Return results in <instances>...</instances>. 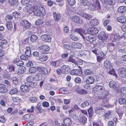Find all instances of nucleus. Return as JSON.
<instances>
[{
	"label": "nucleus",
	"mask_w": 126,
	"mask_h": 126,
	"mask_svg": "<svg viewBox=\"0 0 126 126\" xmlns=\"http://www.w3.org/2000/svg\"><path fill=\"white\" fill-rule=\"evenodd\" d=\"M93 91L95 93V94L97 95H101L100 97L103 98L106 97L108 95V92L104 90V88L103 86L100 85H96L93 89Z\"/></svg>",
	"instance_id": "f257e3e1"
},
{
	"label": "nucleus",
	"mask_w": 126,
	"mask_h": 126,
	"mask_svg": "<svg viewBox=\"0 0 126 126\" xmlns=\"http://www.w3.org/2000/svg\"><path fill=\"white\" fill-rule=\"evenodd\" d=\"M34 80L33 77L31 76H29L27 77L26 79V81L25 83L27 85H29L32 87H34L37 86V84L36 83L33 82V81Z\"/></svg>",
	"instance_id": "f03ea898"
},
{
	"label": "nucleus",
	"mask_w": 126,
	"mask_h": 126,
	"mask_svg": "<svg viewBox=\"0 0 126 126\" xmlns=\"http://www.w3.org/2000/svg\"><path fill=\"white\" fill-rule=\"evenodd\" d=\"M93 3L90 5L89 9L93 11L98 10L100 8V4L97 0H92Z\"/></svg>",
	"instance_id": "7ed1b4c3"
},
{
	"label": "nucleus",
	"mask_w": 126,
	"mask_h": 126,
	"mask_svg": "<svg viewBox=\"0 0 126 126\" xmlns=\"http://www.w3.org/2000/svg\"><path fill=\"white\" fill-rule=\"evenodd\" d=\"M50 49V47L45 44H42L40 46V51L42 53L46 54Z\"/></svg>",
	"instance_id": "20e7f679"
},
{
	"label": "nucleus",
	"mask_w": 126,
	"mask_h": 126,
	"mask_svg": "<svg viewBox=\"0 0 126 126\" xmlns=\"http://www.w3.org/2000/svg\"><path fill=\"white\" fill-rule=\"evenodd\" d=\"M46 13L44 7L42 5L40 6V20H42L44 18V16L46 14ZM43 23V22L40 20V23Z\"/></svg>",
	"instance_id": "39448f33"
},
{
	"label": "nucleus",
	"mask_w": 126,
	"mask_h": 126,
	"mask_svg": "<svg viewBox=\"0 0 126 126\" xmlns=\"http://www.w3.org/2000/svg\"><path fill=\"white\" fill-rule=\"evenodd\" d=\"M118 71L120 77L124 78L126 77V68L125 67L120 68L118 69Z\"/></svg>",
	"instance_id": "423d86ee"
},
{
	"label": "nucleus",
	"mask_w": 126,
	"mask_h": 126,
	"mask_svg": "<svg viewBox=\"0 0 126 126\" xmlns=\"http://www.w3.org/2000/svg\"><path fill=\"white\" fill-rule=\"evenodd\" d=\"M87 32L89 34L94 35L97 33L98 31L96 28L92 27L87 29Z\"/></svg>",
	"instance_id": "0eeeda50"
},
{
	"label": "nucleus",
	"mask_w": 126,
	"mask_h": 126,
	"mask_svg": "<svg viewBox=\"0 0 126 126\" xmlns=\"http://www.w3.org/2000/svg\"><path fill=\"white\" fill-rule=\"evenodd\" d=\"M21 25L24 30L29 28L30 26V23L27 20H22L20 22Z\"/></svg>",
	"instance_id": "6e6552de"
},
{
	"label": "nucleus",
	"mask_w": 126,
	"mask_h": 126,
	"mask_svg": "<svg viewBox=\"0 0 126 126\" xmlns=\"http://www.w3.org/2000/svg\"><path fill=\"white\" fill-rule=\"evenodd\" d=\"M62 73L63 74H67L70 71L71 69L69 66L63 65L61 67Z\"/></svg>",
	"instance_id": "1a4fd4ad"
},
{
	"label": "nucleus",
	"mask_w": 126,
	"mask_h": 126,
	"mask_svg": "<svg viewBox=\"0 0 126 126\" xmlns=\"http://www.w3.org/2000/svg\"><path fill=\"white\" fill-rule=\"evenodd\" d=\"M32 87L29 85H27L25 83L24 85H21L20 87V89L21 90L22 92H28L30 89Z\"/></svg>",
	"instance_id": "9d476101"
},
{
	"label": "nucleus",
	"mask_w": 126,
	"mask_h": 126,
	"mask_svg": "<svg viewBox=\"0 0 126 126\" xmlns=\"http://www.w3.org/2000/svg\"><path fill=\"white\" fill-rule=\"evenodd\" d=\"M41 39L43 41L49 42H51V38L50 35L48 34H45L41 36Z\"/></svg>",
	"instance_id": "9b49d317"
},
{
	"label": "nucleus",
	"mask_w": 126,
	"mask_h": 126,
	"mask_svg": "<svg viewBox=\"0 0 126 126\" xmlns=\"http://www.w3.org/2000/svg\"><path fill=\"white\" fill-rule=\"evenodd\" d=\"M76 91L78 94H85L88 93L87 91L83 89H80V87H79L76 88Z\"/></svg>",
	"instance_id": "f8f14e48"
},
{
	"label": "nucleus",
	"mask_w": 126,
	"mask_h": 126,
	"mask_svg": "<svg viewBox=\"0 0 126 126\" xmlns=\"http://www.w3.org/2000/svg\"><path fill=\"white\" fill-rule=\"evenodd\" d=\"M72 19L73 21H74L77 23L81 24L83 22L82 20L79 17L77 16L72 17Z\"/></svg>",
	"instance_id": "ddd939ff"
},
{
	"label": "nucleus",
	"mask_w": 126,
	"mask_h": 126,
	"mask_svg": "<svg viewBox=\"0 0 126 126\" xmlns=\"http://www.w3.org/2000/svg\"><path fill=\"white\" fill-rule=\"evenodd\" d=\"M98 36L99 39L101 40H105L107 39V37L106 35V34L104 32H100L98 34Z\"/></svg>",
	"instance_id": "4468645a"
},
{
	"label": "nucleus",
	"mask_w": 126,
	"mask_h": 126,
	"mask_svg": "<svg viewBox=\"0 0 126 126\" xmlns=\"http://www.w3.org/2000/svg\"><path fill=\"white\" fill-rule=\"evenodd\" d=\"M117 19L118 22L122 24L126 23V16H121L118 17Z\"/></svg>",
	"instance_id": "2eb2a0df"
},
{
	"label": "nucleus",
	"mask_w": 126,
	"mask_h": 126,
	"mask_svg": "<svg viewBox=\"0 0 126 126\" xmlns=\"http://www.w3.org/2000/svg\"><path fill=\"white\" fill-rule=\"evenodd\" d=\"M25 68L22 66L19 67L16 71L15 73L18 74L19 75L23 74L25 72Z\"/></svg>",
	"instance_id": "dca6fc26"
},
{
	"label": "nucleus",
	"mask_w": 126,
	"mask_h": 126,
	"mask_svg": "<svg viewBox=\"0 0 126 126\" xmlns=\"http://www.w3.org/2000/svg\"><path fill=\"white\" fill-rule=\"evenodd\" d=\"M82 47V45L80 43L73 42L72 43V47L74 48L80 49Z\"/></svg>",
	"instance_id": "f3484780"
},
{
	"label": "nucleus",
	"mask_w": 126,
	"mask_h": 126,
	"mask_svg": "<svg viewBox=\"0 0 126 126\" xmlns=\"http://www.w3.org/2000/svg\"><path fill=\"white\" fill-rule=\"evenodd\" d=\"M39 4H38V5H36L34 6V15L37 16H39V9H38V7L39 8Z\"/></svg>",
	"instance_id": "a211bd4d"
},
{
	"label": "nucleus",
	"mask_w": 126,
	"mask_h": 126,
	"mask_svg": "<svg viewBox=\"0 0 126 126\" xmlns=\"http://www.w3.org/2000/svg\"><path fill=\"white\" fill-rule=\"evenodd\" d=\"M74 32H78L83 38V34L85 33V31L83 29H76L74 31Z\"/></svg>",
	"instance_id": "6ab92c4d"
},
{
	"label": "nucleus",
	"mask_w": 126,
	"mask_h": 126,
	"mask_svg": "<svg viewBox=\"0 0 126 126\" xmlns=\"http://www.w3.org/2000/svg\"><path fill=\"white\" fill-rule=\"evenodd\" d=\"M94 78L92 76H89L87 79L86 80L87 83L90 84H92L94 83Z\"/></svg>",
	"instance_id": "aec40b11"
},
{
	"label": "nucleus",
	"mask_w": 126,
	"mask_h": 126,
	"mask_svg": "<svg viewBox=\"0 0 126 126\" xmlns=\"http://www.w3.org/2000/svg\"><path fill=\"white\" fill-rule=\"evenodd\" d=\"M63 123L66 126H69L72 124L71 120L68 118H65L64 119Z\"/></svg>",
	"instance_id": "412c9836"
},
{
	"label": "nucleus",
	"mask_w": 126,
	"mask_h": 126,
	"mask_svg": "<svg viewBox=\"0 0 126 126\" xmlns=\"http://www.w3.org/2000/svg\"><path fill=\"white\" fill-rule=\"evenodd\" d=\"M5 87L4 85L0 83V93H4L7 92V90Z\"/></svg>",
	"instance_id": "4be33fe9"
},
{
	"label": "nucleus",
	"mask_w": 126,
	"mask_h": 126,
	"mask_svg": "<svg viewBox=\"0 0 126 126\" xmlns=\"http://www.w3.org/2000/svg\"><path fill=\"white\" fill-rule=\"evenodd\" d=\"M98 24V21L95 18L92 19L90 22V24L91 25L94 26H95L97 25Z\"/></svg>",
	"instance_id": "5701e85b"
},
{
	"label": "nucleus",
	"mask_w": 126,
	"mask_h": 126,
	"mask_svg": "<svg viewBox=\"0 0 126 126\" xmlns=\"http://www.w3.org/2000/svg\"><path fill=\"white\" fill-rule=\"evenodd\" d=\"M104 66L107 69L109 70L112 68V67L110 64V62L107 60L104 62Z\"/></svg>",
	"instance_id": "b1692460"
},
{
	"label": "nucleus",
	"mask_w": 126,
	"mask_h": 126,
	"mask_svg": "<svg viewBox=\"0 0 126 126\" xmlns=\"http://www.w3.org/2000/svg\"><path fill=\"white\" fill-rule=\"evenodd\" d=\"M79 14L82 17H83L84 18L87 19H91L92 18L91 16L88 15L86 13H79Z\"/></svg>",
	"instance_id": "393cba45"
},
{
	"label": "nucleus",
	"mask_w": 126,
	"mask_h": 126,
	"mask_svg": "<svg viewBox=\"0 0 126 126\" xmlns=\"http://www.w3.org/2000/svg\"><path fill=\"white\" fill-rule=\"evenodd\" d=\"M118 12L122 13L126 11V7L124 6H121L119 7L117 9Z\"/></svg>",
	"instance_id": "a878e982"
},
{
	"label": "nucleus",
	"mask_w": 126,
	"mask_h": 126,
	"mask_svg": "<svg viewBox=\"0 0 126 126\" xmlns=\"http://www.w3.org/2000/svg\"><path fill=\"white\" fill-rule=\"evenodd\" d=\"M36 67H37V70H36L35 69H36V68H34L33 67H31L29 69V71L30 73H34L35 72H38L39 71V67L38 66L37 67L36 66Z\"/></svg>",
	"instance_id": "bb28decb"
},
{
	"label": "nucleus",
	"mask_w": 126,
	"mask_h": 126,
	"mask_svg": "<svg viewBox=\"0 0 126 126\" xmlns=\"http://www.w3.org/2000/svg\"><path fill=\"white\" fill-rule=\"evenodd\" d=\"M79 121L80 123L82 124L85 123L87 121V119L86 117L85 116L81 115L80 116Z\"/></svg>",
	"instance_id": "cd10ccee"
},
{
	"label": "nucleus",
	"mask_w": 126,
	"mask_h": 126,
	"mask_svg": "<svg viewBox=\"0 0 126 126\" xmlns=\"http://www.w3.org/2000/svg\"><path fill=\"white\" fill-rule=\"evenodd\" d=\"M70 73L72 75L78 76L79 74L80 71L78 69H73L71 71Z\"/></svg>",
	"instance_id": "c85d7f7f"
},
{
	"label": "nucleus",
	"mask_w": 126,
	"mask_h": 126,
	"mask_svg": "<svg viewBox=\"0 0 126 126\" xmlns=\"http://www.w3.org/2000/svg\"><path fill=\"white\" fill-rule=\"evenodd\" d=\"M53 16L54 18L56 21H58L60 18L61 16L60 14L53 12Z\"/></svg>",
	"instance_id": "c756f323"
},
{
	"label": "nucleus",
	"mask_w": 126,
	"mask_h": 126,
	"mask_svg": "<svg viewBox=\"0 0 126 126\" xmlns=\"http://www.w3.org/2000/svg\"><path fill=\"white\" fill-rule=\"evenodd\" d=\"M59 92L63 94H66L69 93L68 90L66 88H60L59 90Z\"/></svg>",
	"instance_id": "7c9ffc66"
},
{
	"label": "nucleus",
	"mask_w": 126,
	"mask_h": 126,
	"mask_svg": "<svg viewBox=\"0 0 126 126\" xmlns=\"http://www.w3.org/2000/svg\"><path fill=\"white\" fill-rule=\"evenodd\" d=\"M11 79L14 84L17 85L18 83V79L16 77L14 76L11 77Z\"/></svg>",
	"instance_id": "2f4dec72"
},
{
	"label": "nucleus",
	"mask_w": 126,
	"mask_h": 126,
	"mask_svg": "<svg viewBox=\"0 0 126 126\" xmlns=\"http://www.w3.org/2000/svg\"><path fill=\"white\" fill-rule=\"evenodd\" d=\"M26 50L25 51V55L26 56L28 57H29L31 55V53L29 47H27L26 48Z\"/></svg>",
	"instance_id": "473e14b6"
},
{
	"label": "nucleus",
	"mask_w": 126,
	"mask_h": 126,
	"mask_svg": "<svg viewBox=\"0 0 126 126\" xmlns=\"http://www.w3.org/2000/svg\"><path fill=\"white\" fill-rule=\"evenodd\" d=\"M40 72L44 75L47 74L48 73L47 69L44 67H41L40 69Z\"/></svg>",
	"instance_id": "72a5a7b5"
},
{
	"label": "nucleus",
	"mask_w": 126,
	"mask_h": 126,
	"mask_svg": "<svg viewBox=\"0 0 126 126\" xmlns=\"http://www.w3.org/2000/svg\"><path fill=\"white\" fill-rule=\"evenodd\" d=\"M48 57L45 55L41 54L40 57V60L41 61H44L47 60Z\"/></svg>",
	"instance_id": "f704fd0d"
},
{
	"label": "nucleus",
	"mask_w": 126,
	"mask_h": 126,
	"mask_svg": "<svg viewBox=\"0 0 126 126\" xmlns=\"http://www.w3.org/2000/svg\"><path fill=\"white\" fill-rule=\"evenodd\" d=\"M13 15L15 18H20L21 15L20 13L18 12L15 11L13 13Z\"/></svg>",
	"instance_id": "c9c22d12"
},
{
	"label": "nucleus",
	"mask_w": 126,
	"mask_h": 126,
	"mask_svg": "<svg viewBox=\"0 0 126 126\" xmlns=\"http://www.w3.org/2000/svg\"><path fill=\"white\" fill-rule=\"evenodd\" d=\"M32 116H34L31 114H26L24 116L23 119L25 120L28 121L30 120V117Z\"/></svg>",
	"instance_id": "e433bc0d"
},
{
	"label": "nucleus",
	"mask_w": 126,
	"mask_h": 126,
	"mask_svg": "<svg viewBox=\"0 0 126 126\" xmlns=\"http://www.w3.org/2000/svg\"><path fill=\"white\" fill-rule=\"evenodd\" d=\"M108 49H109L110 51L113 50L114 48V44L113 43H109L107 45Z\"/></svg>",
	"instance_id": "4c0bfd02"
},
{
	"label": "nucleus",
	"mask_w": 126,
	"mask_h": 126,
	"mask_svg": "<svg viewBox=\"0 0 126 126\" xmlns=\"http://www.w3.org/2000/svg\"><path fill=\"white\" fill-rule=\"evenodd\" d=\"M73 56L71 55L69 57L67 60V61L69 62H71L74 63L75 64L77 63L76 61L73 58Z\"/></svg>",
	"instance_id": "58836bf2"
},
{
	"label": "nucleus",
	"mask_w": 126,
	"mask_h": 126,
	"mask_svg": "<svg viewBox=\"0 0 126 126\" xmlns=\"http://www.w3.org/2000/svg\"><path fill=\"white\" fill-rule=\"evenodd\" d=\"M29 8L27 9V12L29 13V14H31L34 11V6L32 7V5H29Z\"/></svg>",
	"instance_id": "ea45409f"
},
{
	"label": "nucleus",
	"mask_w": 126,
	"mask_h": 126,
	"mask_svg": "<svg viewBox=\"0 0 126 126\" xmlns=\"http://www.w3.org/2000/svg\"><path fill=\"white\" fill-rule=\"evenodd\" d=\"M18 92L17 89L16 88H13L9 92V93L11 95H13L16 94Z\"/></svg>",
	"instance_id": "a19ab883"
},
{
	"label": "nucleus",
	"mask_w": 126,
	"mask_h": 126,
	"mask_svg": "<svg viewBox=\"0 0 126 126\" xmlns=\"http://www.w3.org/2000/svg\"><path fill=\"white\" fill-rule=\"evenodd\" d=\"M84 73L86 75H89L92 74L93 71L89 69H87L85 70Z\"/></svg>",
	"instance_id": "79ce46f5"
},
{
	"label": "nucleus",
	"mask_w": 126,
	"mask_h": 126,
	"mask_svg": "<svg viewBox=\"0 0 126 126\" xmlns=\"http://www.w3.org/2000/svg\"><path fill=\"white\" fill-rule=\"evenodd\" d=\"M90 102L89 101H86L81 104V106L82 108L88 106L90 104Z\"/></svg>",
	"instance_id": "37998d69"
},
{
	"label": "nucleus",
	"mask_w": 126,
	"mask_h": 126,
	"mask_svg": "<svg viewBox=\"0 0 126 126\" xmlns=\"http://www.w3.org/2000/svg\"><path fill=\"white\" fill-rule=\"evenodd\" d=\"M115 83L113 81H111L110 82L109 84V86L110 88H115L116 86Z\"/></svg>",
	"instance_id": "c03bdc74"
},
{
	"label": "nucleus",
	"mask_w": 126,
	"mask_h": 126,
	"mask_svg": "<svg viewBox=\"0 0 126 126\" xmlns=\"http://www.w3.org/2000/svg\"><path fill=\"white\" fill-rule=\"evenodd\" d=\"M6 27L9 30L12 29L13 27L12 23L11 22H7L6 24Z\"/></svg>",
	"instance_id": "a18cd8bd"
},
{
	"label": "nucleus",
	"mask_w": 126,
	"mask_h": 126,
	"mask_svg": "<svg viewBox=\"0 0 126 126\" xmlns=\"http://www.w3.org/2000/svg\"><path fill=\"white\" fill-rule=\"evenodd\" d=\"M7 69L10 72H12L13 71H14L15 68L13 65H9L7 67Z\"/></svg>",
	"instance_id": "49530a36"
},
{
	"label": "nucleus",
	"mask_w": 126,
	"mask_h": 126,
	"mask_svg": "<svg viewBox=\"0 0 126 126\" xmlns=\"http://www.w3.org/2000/svg\"><path fill=\"white\" fill-rule=\"evenodd\" d=\"M37 37L35 35H32L30 38V40L32 42H34L37 39Z\"/></svg>",
	"instance_id": "de8ad7c7"
},
{
	"label": "nucleus",
	"mask_w": 126,
	"mask_h": 126,
	"mask_svg": "<svg viewBox=\"0 0 126 126\" xmlns=\"http://www.w3.org/2000/svg\"><path fill=\"white\" fill-rule=\"evenodd\" d=\"M103 77L102 76L97 77L96 78V80L97 82V83H100L102 82L103 81Z\"/></svg>",
	"instance_id": "09e8293b"
},
{
	"label": "nucleus",
	"mask_w": 126,
	"mask_h": 126,
	"mask_svg": "<svg viewBox=\"0 0 126 126\" xmlns=\"http://www.w3.org/2000/svg\"><path fill=\"white\" fill-rule=\"evenodd\" d=\"M107 4L113 5L115 3L114 0H106L105 2Z\"/></svg>",
	"instance_id": "8fccbe9b"
},
{
	"label": "nucleus",
	"mask_w": 126,
	"mask_h": 126,
	"mask_svg": "<svg viewBox=\"0 0 126 126\" xmlns=\"http://www.w3.org/2000/svg\"><path fill=\"white\" fill-rule=\"evenodd\" d=\"M88 112L89 114V117H92L93 114V109L92 108H90L88 110Z\"/></svg>",
	"instance_id": "3c124183"
},
{
	"label": "nucleus",
	"mask_w": 126,
	"mask_h": 126,
	"mask_svg": "<svg viewBox=\"0 0 126 126\" xmlns=\"http://www.w3.org/2000/svg\"><path fill=\"white\" fill-rule=\"evenodd\" d=\"M63 47L64 48L68 50H71L73 49V47H72V44L71 46L68 44H65L63 45Z\"/></svg>",
	"instance_id": "603ef678"
},
{
	"label": "nucleus",
	"mask_w": 126,
	"mask_h": 126,
	"mask_svg": "<svg viewBox=\"0 0 126 126\" xmlns=\"http://www.w3.org/2000/svg\"><path fill=\"white\" fill-rule=\"evenodd\" d=\"M81 4L84 6H87L89 4V1L88 0H81Z\"/></svg>",
	"instance_id": "864d4df0"
},
{
	"label": "nucleus",
	"mask_w": 126,
	"mask_h": 126,
	"mask_svg": "<svg viewBox=\"0 0 126 126\" xmlns=\"http://www.w3.org/2000/svg\"><path fill=\"white\" fill-rule=\"evenodd\" d=\"M70 38L71 39L74 41H76L78 40V38L77 37L72 34L70 35Z\"/></svg>",
	"instance_id": "5fc2aeb1"
},
{
	"label": "nucleus",
	"mask_w": 126,
	"mask_h": 126,
	"mask_svg": "<svg viewBox=\"0 0 126 126\" xmlns=\"http://www.w3.org/2000/svg\"><path fill=\"white\" fill-rule=\"evenodd\" d=\"M119 102L120 104H124L126 103V100L123 98H121L119 100Z\"/></svg>",
	"instance_id": "6e6d98bb"
},
{
	"label": "nucleus",
	"mask_w": 126,
	"mask_h": 126,
	"mask_svg": "<svg viewBox=\"0 0 126 126\" xmlns=\"http://www.w3.org/2000/svg\"><path fill=\"white\" fill-rule=\"evenodd\" d=\"M18 0H9L10 4L12 6L14 5L16 3H17Z\"/></svg>",
	"instance_id": "4d7b16f0"
},
{
	"label": "nucleus",
	"mask_w": 126,
	"mask_h": 126,
	"mask_svg": "<svg viewBox=\"0 0 126 126\" xmlns=\"http://www.w3.org/2000/svg\"><path fill=\"white\" fill-rule=\"evenodd\" d=\"M117 112L120 118L122 117L123 114V112L122 110L120 109H118L117 110Z\"/></svg>",
	"instance_id": "13d9d810"
},
{
	"label": "nucleus",
	"mask_w": 126,
	"mask_h": 126,
	"mask_svg": "<svg viewBox=\"0 0 126 126\" xmlns=\"http://www.w3.org/2000/svg\"><path fill=\"white\" fill-rule=\"evenodd\" d=\"M59 62L58 61H52L51 64L54 67H57L59 66Z\"/></svg>",
	"instance_id": "bf43d9fd"
},
{
	"label": "nucleus",
	"mask_w": 126,
	"mask_h": 126,
	"mask_svg": "<svg viewBox=\"0 0 126 126\" xmlns=\"http://www.w3.org/2000/svg\"><path fill=\"white\" fill-rule=\"evenodd\" d=\"M69 4L71 6L74 5L76 3L75 0H67Z\"/></svg>",
	"instance_id": "052dcab7"
},
{
	"label": "nucleus",
	"mask_w": 126,
	"mask_h": 126,
	"mask_svg": "<svg viewBox=\"0 0 126 126\" xmlns=\"http://www.w3.org/2000/svg\"><path fill=\"white\" fill-rule=\"evenodd\" d=\"M6 103V100L4 99H1L0 101V104L1 105L3 106H5V103Z\"/></svg>",
	"instance_id": "680f3d73"
},
{
	"label": "nucleus",
	"mask_w": 126,
	"mask_h": 126,
	"mask_svg": "<svg viewBox=\"0 0 126 126\" xmlns=\"http://www.w3.org/2000/svg\"><path fill=\"white\" fill-rule=\"evenodd\" d=\"M111 114V111H108L106 112L105 114V117L106 118L109 119V118Z\"/></svg>",
	"instance_id": "e2e57ef3"
},
{
	"label": "nucleus",
	"mask_w": 126,
	"mask_h": 126,
	"mask_svg": "<svg viewBox=\"0 0 126 126\" xmlns=\"http://www.w3.org/2000/svg\"><path fill=\"white\" fill-rule=\"evenodd\" d=\"M121 92L123 94H124L126 95V88L122 87L121 89Z\"/></svg>",
	"instance_id": "0e129e2a"
},
{
	"label": "nucleus",
	"mask_w": 126,
	"mask_h": 126,
	"mask_svg": "<svg viewBox=\"0 0 126 126\" xmlns=\"http://www.w3.org/2000/svg\"><path fill=\"white\" fill-rule=\"evenodd\" d=\"M74 81L75 83L79 84L80 82L81 79L77 77L75 79Z\"/></svg>",
	"instance_id": "69168bd1"
},
{
	"label": "nucleus",
	"mask_w": 126,
	"mask_h": 126,
	"mask_svg": "<svg viewBox=\"0 0 126 126\" xmlns=\"http://www.w3.org/2000/svg\"><path fill=\"white\" fill-rule=\"evenodd\" d=\"M94 38L92 36H88L87 40L91 42H92L94 40Z\"/></svg>",
	"instance_id": "338daca9"
},
{
	"label": "nucleus",
	"mask_w": 126,
	"mask_h": 126,
	"mask_svg": "<svg viewBox=\"0 0 126 126\" xmlns=\"http://www.w3.org/2000/svg\"><path fill=\"white\" fill-rule=\"evenodd\" d=\"M30 0H22L21 3L22 5H25L29 2Z\"/></svg>",
	"instance_id": "774afa93"
}]
</instances>
